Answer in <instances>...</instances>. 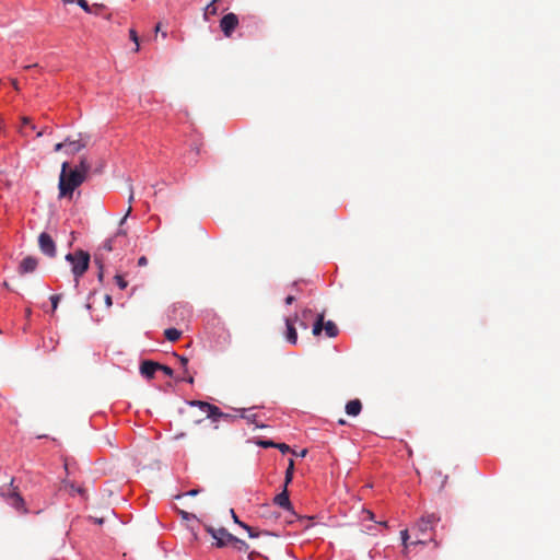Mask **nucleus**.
<instances>
[{"label": "nucleus", "instance_id": "13d9d810", "mask_svg": "<svg viewBox=\"0 0 560 560\" xmlns=\"http://www.w3.org/2000/svg\"><path fill=\"white\" fill-rule=\"evenodd\" d=\"M61 1H62L63 3H69V4L74 2V0H61Z\"/></svg>", "mask_w": 560, "mask_h": 560}, {"label": "nucleus", "instance_id": "9d476101", "mask_svg": "<svg viewBox=\"0 0 560 560\" xmlns=\"http://www.w3.org/2000/svg\"><path fill=\"white\" fill-rule=\"evenodd\" d=\"M440 521V517L432 513L428 514L420 518V521L417 523V529L419 533L424 536L429 530L433 528V526Z\"/></svg>", "mask_w": 560, "mask_h": 560}, {"label": "nucleus", "instance_id": "f257e3e1", "mask_svg": "<svg viewBox=\"0 0 560 560\" xmlns=\"http://www.w3.org/2000/svg\"><path fill=\"white\" fill-rule=\"evenodd\" d=\"M86 179L83 173L70 168L68 162H63L59 175V198H72L74 190Z\"/></svg>", "mask_w": 560, "mask_h": 560}, {"label": "nucleus", "instance_id": "72a5a7b5", "mask_svg": "<svg viewBox=\"0 0 560 560\" xmlns=\"http://www.w3.org/2000/svg\"><path fill=\"white\" fill-rule=\"evenodd\" d=\"M257 444L261 447L268 448V447H275L276 443L272 441H258Z\"/></svg>", "mask_w": 560, "mask_h": 560}, {"label": "nucleus", "instance_id": "aec40b11", "mask_svg": "<svg viewBox=\"0 0 560 560\" xmlns=\"http://www.w3.org/2000/svg\"><path fill=\"white\" fill-rule=\"evenodd\" d=\"M324 330L327 337L334 338L338 335V327L331 320L324 323Z\"/></svg>", "mask_w": 560, "mask_h": 560}, {"label": "nucleus", "instance_id": "864d4df0", "mask_svg": "<svg viewBox=\"0 0 560 560\" xmlns=\"http://www.w3.org/2000/svg\"><path fill=\"white\" fill-rule=\"evenodd\" d=\"M235 545L237 546V548H238L240 550H244V551H246V550H247V549H245L244 545H240V544H235Z\"/></svg>", "mask_w": 560, "mask_h": 560}, {"label": "nucleus", "instance_id": "37998d69", "mask_svg": "<svg viewBox=\"0 0 560 560\" xmlns=\"http://www.w3.org/2000/svg\"><path fill=\"white\" fill-rule=\"evenodd\" d=\"M295 301V298L293 295H288L285 298V304L290 305Z\"/></svg>", "mask_w": 560, "mask_h": 560}, {"label": "nucleus", "instance_id": "e433bc0d", "mask_svg": "<svg viewBox=\"0 0 560 560\" xmlns=\"http://www.w3.org/2000/svg\"><path fill=\"white\" fill-rule=\"evenodd\" d=\"M434 475H435L438 478H442V480H441V488H443V487L445 486V483H446V481H447V478H448V477H447V476H442V472H441V471H438V470H435V471H434Z\"/></svg>", "mask_w": 560, "mask_h": 560}, {"label": "nucleus", "instance_id": "a878e982", "mask_svg": "<svg viewBox=\"0 0 560 560\" xmlns=\"http://www.w3.org/2000/svg\"><path fill=\"white\" fill-rule=\"evenodd\" d=\"M129 36H130V39L136 44L135 51H138L139 50V37H138L137 32L133 28H131L129 31Z\"/></svg>", "mask_w": 560, "mask_h": 560}, {"label": "nucleus", "instance_id": "58836bf2", "mask_svg": "<svg viewBox=\"0 0 560 560\" xmlns=\"http://www.w3.org/2000/svg\"><path fill=\"white\" fill-rule=\"evenodd\" d=\"M104 302H105L106 307H108V308H109V307L113 305V299H112V296H110L109 294H106V295L104 296Z\"/></svg>", "mask_w": 560, "mask_h": 560}, {"label": "nucleus", "instance_id": "f704fd0d", "mask_svg": "<svg viewBox=\"0 0 560 560\" xmlns=\"http://www.w3.org/2000/svg\"><path fill=\"white\" fill-rule=\"evenodd\" d=\"M176 358L179 360L182 366L184 368L185 372L187 373V364H188V359L186 357H183V355H178V354H175Z\"/></svg>", "mask_w": 560, "mask_h": 560}, {"label": "nucleus", "instance_id": "7ed1b4c3", "mask_svg": "<svg viewBox=\"0 0 560 560\" xmlns=\"http://www.w3.org/2000/svg\"><path fill=\"white\" fill-rule=\"evenodd\" d=\"M206 530L217 540V547H224L229 542L244 545L245 549H248V545L237 537L230 534L225 528L221 527L219 529H214L211 526H207Z\"/></svg>", "mask_w": 560, "mask_h": 560}, {"label": "nucleus", "instance_id": "f03ea898", "mask_svg": "<svg viewBox=\"0 0 560 560\" xmlns=\"http://www.w3.org/2000/svg\"><path fill=\"white\" fill-rule=\"evenodd\" d=\"M90 254L79 249L66 255V260L71 264V271L74 277V285L78 287L80 278L86 272L90 265Z\"/></svg>", "mask_w": 560, "mask_h": 560}, {"label": "nucleus", "instance_id": "a211bd4d", "mask_svg": "<svg viewBox=\"0 0 560 560\" xmlns=\"http://www.w3.org/2000/svg\"><path fill=\"white\" fill-rule=\"evenodd\" d=\"M21 122H22V125H21L19 131L24 137L28 136L27 129H30V130H35L36 129L35 125L32 124L31 119L28 117H26V116L21 118Z\"/></svg>", "mask_w": 560, "mask_h": 560}, {"label": "nucleus", "instance_id": "680f3d73", "mask_svg": "<svg viewBox=\"0 0 560 560\" xmlns=\"http://www.w3.org/2000/svg\"><path fill=\"white\" fill-rule=\"evenodd\" d=\"M86 308H88V310H91V308H92V305H91V304H86Z\"/></svg>", "mask_w": 560, "mask_h": 560}, {"label": "nucleus", "instance_id": "4468645a", "mask_svg": "<svg viewBox=\"0 0 560 560\" xmlns=\"http://www.w3.org/2000/svg\"><path fill=\"white\" fill-rule=\"evenodd\" d=\"M37 265H38V260L35 257L27 256L21 261V264L19 266V273L25 275V273L33 272L37 268Z\"/></svg>", "mask_w": 560, "mask_h": 560}, {"label": "nucleus", "instance_id": "cd10ccee", "mask_svg": "<svg viewBox=\"0 0 560 560\" xmlns=\"http://www.w3.org/2000/svg\"><path fill=\"white\" fill-rule=\"evenodd\" d=\"M240 526L247 530L249 537L255 538L258 537V533L250 526L245 523H240Z\"/></svg>", "mask_w": 560, "mask_h": 560}, {"label": "nucleus", "instance_id": "ddd939ff", "mask_svg": "<svg viewBox=\"0 0 560 560\" xmlns=\"http://www.w3.org/2000/svg\"><path fill=\"white\" fill-rule=\"evenodd\" d=\"M296 319H298L296 315L293 318H291V317L285 318V326H287L285 339L291 345H296V342H298V332L294 327Z\"/></svg>", "mask_w": 560, "mask_h": 560}, {"label": "nucleus", "instance_id": "6ab92c4d", "mask_svg": "<svg viewBox=\"0 0 560 560\" xmlns=\"http://www.w3.org/2000/svg\"><path fill=\"white\" fill-rule=\"evenodd\" d=\"M324 313L322 314H318L317 315V318L313 325V335L314 336H319L322 334V331L324 330Z\"/></svg>", "mask_w": 560, "mask_h": 560}, {"label": "nucleus", "instance_id": "473e14b6", "mask_svg": "<svg viewBox=\"0 0 560 560\" xmlns=\"http://www.w3.org/2000/svg\"><path fill=\"white\" fill-rule=\"evenodd\" d=\"M159 371H162L167 376H173V374H174L173 370L170 366L163 365V364H161V368H159Z\"/></svg>", "mask_w": 560, "mask_h": 560}, {"label": "nucleus", "instance_id": "5fc2aeb1", "mask_svg": "<svg viewBox=\"0 0 560 560\" xmlns=\"http://www.w3.org/2000/svg\"><path fill=\"white\" fill-rule=\"evenodd\" d=\"M12 84H13V86H14V89H15V90H19V86H18V82H16V80H13V81H12Z\"/></svg>", "mask_w": 560, "mask_h": 560}, {"label": "nucleus", "instance_id": "de8ad7c7", "mask_svg": "<svg viewBox=\"0 0 560 560\" xmlns=\"http://www.w3.org/2000/svg\"><path fill=\"white\" fill-rule=\"evenodd\" d=\"M198 492H199V490L192 489V490L188 491L186 494L187 495H196Z\"/></svg>", "mask_w": 560, "mask_h": 560}, {"label": "nucleus", "instance_id": "e2e57ef3", "mask_svg": "<svg viewBox=\"0 0 560 560\" xmlns=\"http://www.w3.org/2000/svg\"><path fill=\"white\" fill-rule=\"evenodd\" d=\"M2 129V120L0 119V130Z\"/></svg>", "mask_w": 560, "mask_h": 560}, {"label": "nucleus", "instance_id": "1a4fd4ad", "mask_svg": "<svg viewBox=\"0 0 560 560\" xmlns=\"http://www.w3.org/2000/svg\"><path fill=\"white\" fill-rule=\"evenodd\" d=\"M119 237H126V232L124 230L118 231L114 237L106 240L103 245L98 247L95 254H102L104 261H106L107 254L116 248L115 245Z\"/></svg>", "mask_w": 560, "mask_h": 560}, {"label": "nucleus", "instance_id": "b1692460", "mask_svg": "<svg viewBox=\"0 0 560 560\" xmlns=\"http://www.w3.org/2000/svg\"><path fill=\"white\" fill-rule=\"evenodd\" d=\"M180 335H182V331L177 330L176 328H167V329H165V331H164V336H165V338H166L168 341H172V342H174V341L178 340V339H179V337H180Z\"/></svg>", "mask_w": 560, "mask_h": 560}, {"label": "nucleus", "instance_id": "6e6552de", "mask_svg": "<svg viewBox=\"0 0 560 560\" xmlns=\"http://www.w3.org/2000/svg\"><path fill=\"white\" fill-rule=\"evenodd\" d=\"M192 406H198L201 411L207 413L208 418H211L213 421H218L223 416V412L219 409V407L211 405L206 401L194 400L190 402Z\"/></svg>", "mask_w": 560, "mask_h": 560}, {"label": "nucleus", "instance_id": "8fccbe9b", "mask_svg": "<svg viewBox=\"0 0 560 560\" xmlns=\"http://www.w3.org/2000/svg\"><path fill=\"white\" fill-rule=\"evenodd\" d=\"M94 522H95L96 524H100V525H101V524H103V523H104V520H103V518H94Z\"/></svg>", "mask_w": 560, "mask_h": 560}, {"label": "nucleus", "instance_id": "a19ab883", "mask_svg": "<svg viewBox=\"0 0 560 560\" xmlns=\"http://www.w3.org/2000/svg\"><path fill=\"white\" fill-rule=\"evenodd\" d=\"M68 143H66V140L63 142H59L55 145V151L58 152L60 151L62 148L67 147Z\"/></svg>", "mask_w": 560, "mask_h": 560}, {"label": "nucleus", "instance_id": "412c9836", "mask_svg": "<svg viewBox=\"0 0 560 560\" xmlns=\"http://www.w3.org/2000/svg\"><path fill=\"white\" fill-rule=\"evenodd\" d=\"M73 170L78 171L79 173H83V175L88 177V174L91 170V165L86 158H81L79 165L75 166Z\"/></svg>", "mask_w": 560, "mask_h": 560}, {"label": "nucleus", "instance_id": "f8f14e48", "mask_svg": "<svg viewBox=\"0 0 560 560\" xmlns=\"http://www.w3.org/2000/svg\"><path fill=\"white\" fill-rule=\"evenodd\" d=\"M273 503L280 506L281 509L292 512L294 514L293 506L289 498L288 488H285L284 486L283 490L275 497Z\"/></svg>", "mask_w": 560, "mask_h": 560}, {"label": "nucleus", "instance_id": "603ef678", "mask_svg": "<svg viewBox=\"0 0 560 560\" xmlns=\"http://www.w3.org/2000/svg\"><path fill=\"white\" fill-rule=\"evenodd\" d=\"M307 453V450H302L301 453L299 454L301 457H304Z\"/></svg>", "mask_w": 560, "mask_h": 560}, {"label": "nucleus", "instance_id": "423d86ee", "mask_svg": "<svg viewBox=\"0 0 560 560\" xmlns=\"http://www.w3.org/2000/svg\"><path fill=\"white\" fill-rule=\"evenodd\" d=\"M90 137L88 135L79 133L77 139H72L70 137L66 138V143H68L67 152L70 154H74L84 149L89 143Z\"/></svg>", "mask_w": 560, "mask_h": 560}, {"label": "nucleus", "instance_id": "a18cd8bd", "mask_svg": "<svg viewBox=\"0 0 560 560\" xmlns=\"http://www.w3.org/2000/svg\"><path fill=\"white\" fill-rule=\"evenodd\" d=\"M364 512H365V514H366L369 520H371V521L374 520V514L371 511H364Z\"/></svg>", "mask_w": 560, "mask_h": 560}, {"label": "nucleus", "instance_id": "0eeeda50", "mask_svg": "<svg viewBox=\"0 0 560 560\" xmlns=\"http://www.w3.org/2000/svg\"><path fill=\"white\" fill-rule=\"evenodd\" d=\"M38 245H39L40 250L45 255H47L49 257L56 256V245H55L54 240L51 238V236L48 233L43 232L39 234Z\"/></svg>", "mask_w": 560, "mask_h": 560}, {"label": "nucleus", "instance_id": "2eb2a0df", "mask_svg": "<svg viewBox=\"0 0 560 560\" xmlns=\"http://www.w3.org/2000/svg\"><path fill=\"white\" fill-rule=\"evenodd\" d=\"M362 410V404L359 399H352L347 402L346 405V412L349 416L355 417L358 416Z\"/></svg>", "mask_w": 560, "mask_h": 560}, {"label": "nucleus", "instance_id": "bf43d9fd", "mask_svg": "<svg viewBox=\"0 0 560 560\" xmlns=\"http://www.w3.org/2000/svg\"><path fill=\"white\" fill-rule=\"evenodd\" d=\"M338 423H339V424H341V425H343V424H346V421H345L343 419H340V420L338 421Z\"/></svg>", "mask_w": 560, "mask_h": 560}, {"label": "nucleus", "instance_id": "39448f33", "mask_svg": "<svg viewBox=\"0 0 560 560\" xmlns=\"http://www.w3.org/2000/svg\"><path fill=\"white\" fill-rule=\"evenodd\" d=\"M237 26L238 16L235 13H228L220 21V28L228 38L232 36Z\"/></svg>", "mask_w": 560, "mask_h": 560}, {"label": "nucleus", "instance_id": "c9c22d12", "mask_svg": "<svg viewBox=\"0 0 560 560\" xmlns=\"http://www.w3.org/2000/svg\"><path fill=\"white\" fill-rule=\"evenodd\" d=\"M65 486H66V487H68V486H69V487H70V489H71V491H73V492H78V493H80V494H83V493H84V490H83L82 488H77V487H74V485H73V483L65 482Z\"/></svg>", "mask_w": 560, "mask_h": 560}, {"label": "nucleus", "instance_id": "4d7b16f0", "mask_svg": "<svg viewBox=\"0 0 560 560\" xmlns=\"http://www.w3.org/2000/svg\"><path fill=\"white\" fill-rule=\"evenodd\" d=\"M415 544H425V540L419 538Z\"/></svg>", "mask_w": 560, "mask_h": 560}, {"label": "nucleus", "instance_id": "c03bdc74", "mask_svg": "<svg viewBox=\"0 0 560 560\" xmlns=\"http://www.w3.org/2000/svg\"><path fill=\"white\" fill-rule=\"evenodd\" d=\"M311 314H312V311H311V310H308V308H305V310L302 312V316H303L304 318H306V317H307L308 315H311Z\"/></svg>", "mask_w": 560, "mask_h": 560}, {"label": "nucleus", "instance_id": "9b49d317", "mask_svg": "<svg viewBox=\"0 0 560 560\" xmlns=\"http://www.w3.org/2000/svg\"><path fill=\"white\" fill-rule=\"evenodd\" d=\"M161 364L151 360H144L140 364V373L143 377L152 380L156 371H159Z\"/></svg>", "mask_w": 560, "mask_h": 560}, {"label": "nucleus", "instance_id": "49530a36", "mask_svg": "<svg viewBox=\"0 0 560 560\" xmlns=\"http://www.w3.org/2000/svg\"><path fill=\"white\" fill-rule=\"evenodd\" d=\"M183 381H186V382L192 384L194 383V377L191 375H188L185 378H183Z\"/></svg>", "mask_w": 560, "mask_h": 560}, {"label": "nucleus", "instance_id": "4be33fe9", "mask_svg": "<svg viewBox=\"0 0 560 560\" xmlns=\"http://www.w3.org/2000/svg\"><path fill=\"white\" fill-rule=\"evenodd\" d=\"M250 410L252 409L242 408V409H237L235 411L238 413V418H243L252 423H256V415L250 413Z\"/></svg>", "mask_w": 560, "mask_h": 560}, {"label": "nucleus", "instance_id": "5701e85b", "mask_svg": "<svg viewBox=\"0 0 560 560\" xmlns=\"http://www.w3.org/2000/svg\"><path fill=\"white\" fill-rule=\"evenodd\" d=\"M293 474H294V460L291 458V459H289V465L285 470V477H284V487L285 488H288L289 483L292 481Z\"/></svg>", "mask_w": 560, "mask_h": 560}, {"label": "nucleus", "instance_id": "7c9ffc66", "mask_svg": "<svg viewBox=\"0 0 560 560\" xmlns=\"http://www.w3.org/2000/svg\"><path fill=\"white\" fill-rule=\"evenodd\" d=\"M77 3L80 8H82L85 12L91 13V7L89 5L86 0H77Z\"/></svg>", "mask_w": 560, "mask_h": 560}, {"label": "nucleus", "instance_id": "c756f323", "mask_svg": "<svg viewBox=\"0 0 560 560\" xmlns=\"http://www.w3.org/2000/svg\"><path fill=\"white\" fill-rule=\"evenodd\" d=\"M400 536H401L402 545H404L405 549H407L408 548V539H409L408 529L401 530Z\"/></svg>", "mask_w": 560, "mask_h": 560}, {"label": "nucleus", "instance_id": "20e7f679", "mask_svg": "<svg viewBox=\"0 0 560 560\" xmlns=\"http://www.w3.org/2000/svg\"><path fill=\"white\" fill-rule=\"evenodd\" d=\"M13 479H11L10 485L8 489L1 492V495L7 500V502L12 505L18 511H21L23 513H26L27 510L25 508L24 499L21 497V494L18 492L16 487H13Z\"/></svg>", "mask_w": 560, "mask_h": 560}, {"label": "nucleus", "instance_id": "ea45409f", "mask_svg": "<svg viewBox=\"0 0 560 560\" xmlns=\"http://www.w3.org/2000/svg\"><path fill=\"white\" fill-rule=\"evenodd\" d=\"M147 264H148V258L145 256H141L138 259V266L142 267V266H147Z\"/></svg>", "mask_w": 560, "mask_h": 560}, {"label": "nucleus", "instance_id": "393cba45", "mask_svg": "<svg viewBox=\"0 0 560 560\" xmlns=\"http://www.w3.org/2000/svg\"><path fill=\"white\" fill-rule=\"evenodd\" d=\"M114 279L119 289L125 290L128 287V282L122 278V276L116 275Z\"/></svg>", "mask_w": 560, "mask_h": 560}, {"label": "nucleus", "instance_id": "dca6fc26", "mask_svg": "<svg viewBox=\"0 0 560 560\" xmlns=\"http://www.w3.org/2000/svg\"><path fill=\"white\" fill-rule=\"evenodd\" d=\"M94 262L97 266L98 272H97V279L100 282H103L104 280V268H105V261L102 254H94Z\"/></svg>", "mask_w": 560, "mask_h": 560}, {"label": "nucleus", "instance_id": "052dcab7", "mask_svg": "<svg viewBox=\"0 0 560 560\" xmlns=\"http://www.w3.org/2000/svg\"><path fill=\"white\" fill-rule=\"evenodd\" d=\"M161 35L163 38H165L167 36V33L166 32H161Z\"/></svg>", "mask_w": 560, "mask_h": 560}, {"label": "nucleus", "instance_id": "bb28decb", "mask_svg": "<svg viewBox=\"0 0 560 560\" xmlns=\"http://www.w3.org/2000/svg\"><path fill=\"white\" fill-rule=\"evenodd\" d=\"M60 300H61V294H54L50 296L52 312H55L57 310L58 303L60 302Z\"/></svg>", "mask_w": 560, "mask_h": 560}, {"label": "nucleus", "instance_id": "2f4dec72", "mask_svg": "<svg viewBox=\"0 0 560 560\" xmlns=\"http://www.w3.org/2000/svg\"><path fill=\"white\" fill-rule=\"evenodd\" d=\"M276 448H278L281 453H288L291 452V448L288 444L284 443H276Z\"/></svg>", "mask_w": 560, "mask_h": 560}, {"label": "nucleus", "instance_id": "09e8293b", "mask_svg": "<svg viewBox=\"0 0 560 560\" xmlns=\"http://www.w3.org/2000/svg\"><path fill=\"white\" fill-rule=\"evenodd\" d=\"M46 132H47V128H44V129L39 130L36 136L42 137Z\"/></svg>", "mask_w": 560, "mask_h": 560}, {"label": "nucleus", "instance_id": "4c0bfd02", "mask_svg": "<svg viewBox=\"0 0 560 560\" xmlns=\"http://www.w3.org/2000/svg\"><path fill=\"white\" fill-rule=\"evenodd\" d=\"M236 418H238V413L237 412H236V415L224 413L223 412V416H221V419H224V420H228V421H233Z\"/></svg>", "mask_w": 560, "mask_h": 560}, {"label": "nucleus", "instance_id": "c85d7f7f", "mask_svg": "<svg viewBox=\"0 0 560 560\" xmlns=\"http://www.w3.org/2000/svg\"><path fill=\"white\" fill-rule=\"evenodd\" d=\"M133 200V191H132V188H130V195H129V203H131ZM132 208H131V205H129L128 207V210H127V213L125 214V217L120 220V224H124V222L126 221L127 217L130 214Z\"/></svg>", "mask_w": 560, "mask_h": 560}, {"label": "nucleus", "instance_id": "79ce46f5", "mask_svg": "<svg viewBox=\"0 0 560 560\" xmlns=\"http://www.w3.org/2000/svg\"><path fill=\"white\" fill-rule=\"evenodd\" d=\"M231 515H232V518H233L234 523H236V524H238V525H240V523H242V522L238 520V517H237V515L235 514V512H234V510H233V509L231 510Z\"/></svg>", "mask_w": 560, "mask_h": 560}, {"label": "nucleus", "instance_id": "3c124183", "mask_svg": "<svg viewBox=\"0 0 560 560\" xmlns=\"http://www.w3.org/2000/svg\"><path fill=\"white\" fill-rule=\"evenodd\" d=\"M155 33H159L161 32V23H158L156 26H155Z\"/></svg>", "mask_w": 560, "mask_h": 560}, {"label": "nucleus", "instance_id": "6e6d98bb", "mask_svg": "<svg viewBox=\"0 0 560 560\" xmlns=\"http://www.w3.org/2000/svg\"><path fill=\"white\" fill-rule=\"evenodd\" d=\"M300 326H301L302 328H304V329H306V328H307V325H306V323H304V322H301Z\"/></svg>", "mask_w": 560, "mask_h": 560}, {"label": "nucleus", "instance_id": "f3484780", "mask_svg": "<svg viewBox=\"0 0 560 560\" xmlns=\"http://www.w3.org/2000/svg\"><path fill=\"white\" fill-rule=\"evenodd\" d=\"M220 2V0H212L203 12V20L209 21L211 16L218 14V8L217 3Z\"/></svg>", "mask_w": 560, "mask_h": 560}]
</instances>
